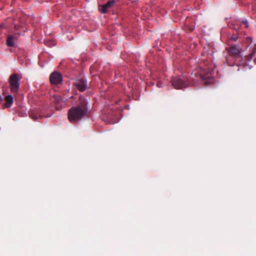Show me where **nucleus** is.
I'll use <instances>...</instances> for the list:
<instances>
[{"mask_svg": "<svg viewBox=\"0 0 256 256\" xmlns=\"http://www.w3.org/2000/svg\"><path fill=\"white\" fill-rule=\"evenodd\" d=\"M157 86H158V87H162V86H163V84H162V82H158V84H157Z\"/></svg>", "mask_w": 256, "mask_h": 256, "instance_id": "9d476101", "label": "nucleus"}, {"mask_svg": "<svg viewBox=\"0 0 256 256\" xmlns=\"http://www.w3.org/2000/svg\"><path fill=\"white\" fill-rule=\"evenodd\" d=\"M2 100V98L0 96V102Z\"/></svg>", "mask_w": 256, "mask_h": 256, "instance_id": "4468645a", "label": "nucleus"}, {"mask_svg": "<svg viewBox=\"0 0 256 256\" xmlns=\"http://www.w3.org/2000/svg\"><path fill=\"white\" fill-rule=\"evenodd\" d=\"M231 39H232V40H236V38H232H232H231Z\"/></svg>", "mask_w": 256, "mask_h": 256, "instance_id": "ddd939ff", "label": "nucleus"}, {"mask_svg": "<svg viewBox=\"0 0 256 256\" xmlns=\"http://www.w3.org/2000/svg\"><path fill=\"white\" fill-rule=\"evenodd\" d=\"M243 22H244V24H246V27L248 28V22H247V20H245L244 21H243Z\"/></svg>", "mask_w": 256, "mask_h": 256, "instance_id": "9b49d317", "label": "nucleus"}, {"mask_svg": "<svg viewBox=\"0 0 256 256\" xmlns=\"http://www.w3.org/2000/svg\"><path fill=\"white\" fill-rule=\"evenodd\" d=\"M20 79L18 75L16 74H12L10 78V90L14 94H16L18 92Z\"/></svg>", "mask_w": 256, "mask_h": 256, "instance_id": "f03ea898", "label": "nucleus"}, {"mask_svg": "<svg viewBox=\"0 0 256 256\" xmlns=\"http://www.w3.org/2000/svg\"><path fill=\"white\" fill-rule=\"evenodd\" d=\"M57 97H58V98L56 99L57 102H59L60 100H61V98L60 96H57Z\"/></svg>", "mask_w": 256, "mask_h": 256, "instance_id": "f8f14e48", "label": "nucleus"}, {"mask_svg": "<svg viewBox=\"0 0 256 256\" xmlns=\"http://www.w3.org/2000/svg\"><path fill=\"white\" fill-rule=\"evenodd\" d=\"M50 80L52 84H58L62 82V76L60 73L54 72L50 76Z\"/></svg>", "mask_w": 256, "mask_h": 256, "instance_id": "20e7f679", "label": "nucleus"}, {"mask_svg": "<svg viewBox=\"0 0 256 256\" xmlns=\"http://www.w3.org/2000/svg\"><path fill=\"white\" fill-rule=\"evenodd\" d=\"M114 3V0H109L106 4L99 6V10L102 13H106L107 10L112 7Z\"/></svg>", "mask_w": 256, "mask_h": 256, "instance_id": "39448f33", "label": "nucleus"}, {"mask_svg": "<svg viewBox=\"0 0 256 256\" xmlns=\"http://www.w3.org/2000/svg\"><path fill=\"white\" fill-rule=\"evenodd\" d=\"M230 52L232 54H238L240 52V48L236 46H233L230 47Z\"/></svg>", "mask_w": 256, "mask_h": 256, "instance_id": "6e6552de", "label": "nucleus"}, {"mask_svg": "<svg viewBox=\"0 0 256 256\" xmlns=\"http://www.w3.org/2000/svg\"><path fill=\"white\" fill-rule=\"evenodd\" d=\"M6 44L9 46H14V42L13 41V37L12 36H8L7 39Z\"/></svg>", "mask_w": 256, "mask_h": 256, "instance_id": "1a4fd4ad", "label": "nucleus"}, {"mask_svg": "<svg viewBox=\"0 0 256 256\" xmlns=\"http://www.w3.org/2000/svg\"><path fill=\"white\" fill-rule=\"evenodd\" d=\"M85 114L84 104L81 106H76L71 108L68 112V119L70 122L81 118Z\"/></svg>", "mask_w": 256, "mask_h": 256, "instance_id": "f257e3e1", "label": "nucleus"}, {"mask_svg": "<svg viewBox=\"0 0 256 256\" xmlns=\"http://www.w3.org/2000/svg\"><path fill=\"white\" fill-rule=\"evenodd\" d=\"M4 100L6 102L5 106L10 108L13 104L14 98L11 94H8L4 97Z\"/></svg>", "mask_w": 256, "mask_h": 256, "instance_id": "0eeeda50", "label": "nucleus"}, {"mask_svg": "<svg viewBox=\"0 0 256 256\" xmlns=\"http://www.w3.org/2000/svg\"><path fill=\"white\" fill-rule=\"evenodd\" d=\"M172 82L174 87L176 89H181L188 86V83L186 82V78L184 77L178 78H174Z\"/></svg>", "mask_w": 256, "mask_h": 256, "instance_id": "7ed1b4c3", "label": "nucleus"}, {"mask_svg": "<svg viewBox=\"0 0 256 256\" xmlns=\"http://www.w3.org/2000/svg\"><path fill=\"white\" fill-rule=\"evenodd\" d=\"M76 86L80 91H83L86 90V86L84 80H78L76 83Z\"/></svg>", "mask_w": 256, "mask_h": 256, "instance_id": "423d86ee", "label": "nucleus"}]
</instances>
